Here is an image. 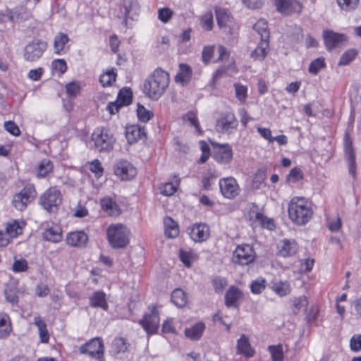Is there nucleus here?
I'll use <instances>...</instances> for the list:
<instances>
[{
  "mask_svg": "<svg viewBox=\"0 0 361 361\" xmlns=\"http://www.w3.org/2000/svg\"><path fill=\"white\" fill-rule=\"evenodd\" d=\"M213 157L219 163L224 164L230 163L233 158L231 147L228 144L214 145Z\"/></svg>",
  "mask_w": 361,
  "mask_h": 361,
  "instance_id": "2eb2a0df",
  "label": "nucleus"
},
{
  "mask_svg": "<svg viewBox=\"0 0 361 361\" xmlns=\"http://www.w3.org/2000/svg\"><path fill=\"white\" fill-rule=\"evenodd\" d=\"M328 227L332 232H337L341 228V219L337 216L334 219L328 220Z\"/></svg>",
  "mask_w": 361,
  "mask_h": 361,
  "instance_id": "338daca9",
  "label": "nucleus"
},
{
  "mask_svg": "<svg viewBox=\"0 0 361 361\" xmlns=\"http://www.w3.org/2000/svg\"><path fill=\"white\" fill-rule=\"evenodd\" d=\"M61 202V193L56 188H49L39 198V204L49 213L56 212Z\"/></svg>",
  "mask_w": 361,
  "mask_h": 361,
  "instance_id": "39448f33",
  "label": "nucleus"
},
{
  "mask_svg": "<svg viewBox=\"0 0 361 361\" xmlns=\"http://www.w3.org/2000/svg\"><path fill=\"white\" fill-rule=\"evenodd\" d=\"M278 255L288 257L294 255L298 251V245L294 240H283L277 245Z\"/></svg>",
  "mask_w": 361,
  "mask_h": 361,
  "instance_id": "a211bd4d",
  "label": "nucleus"
},
{
  "mask_svg": "<svg viewBox=\"0 0 361 361\" xmlns=\"http://www.w3.org/2000/svg\"><path fill=\"white\" fill-rule=\"evenodd\" d=\"M255 258V252L249 245H238L233 254L232 260L240 265H247L252 262Z\"/></svg>",
  "mask_w": 361,
  "mask_h": 361,
  "instance_id": "6e6552de",
  "label": "nucleus"
},
{
  "mask_svg": "<svg viewBox=\"0 0 361 361\" xmlns=\"http://www.w3.org/2000/svg\"><path fill=\"white\" fill-rule=\"evenodd\" d=\"M137 114L139 120L142 122H147L152 117L153 114L147 110L142 105L138 104L137 109Z\"/></svg>",
  "mask_w": 361,
  "mask_h": 361,
  "instance_id": "5fc2aeb1",
  "label": "nucleus"
},
{
  "mask_svg": "<svg viewBox=\"0 0 361 361\" xmlns=\"http://www.w3.org/2000/svg\"><path fill=\"white\" fill-rule=\"evenodd\" d=\"M271 289L281 297L288 295L290 292V287L287 281H277L273 283Z\"/></svg>",
  "mask_w": 361,
  "mask_h": 361,
  "instance_id": "c9c22d12",
  "label": "nucleus"
},
{
  "mask_svg": "<svg viewBox=\"0 0 361 361\" xmlns=\"http://www.w3.org/2000/svg\"><path fill=\"white\" fill-rule=\"evenodd\" d=\"M357 52L355 49H348L343 54L338 61L339 66L348 65L356 56Z\"/></svg>",
  "mask_w": 361,
  "mask_h": 361,
  "instance_id": "de8ad7c7",
  "label": "nucleus"
},
{
  "mask_svg": "<svg viewBox=\"0 0 361 361\" xmlns=\"http://www.w3.org/2000/svg\"><path fill=\"white\" fill-rule=\"evenodd\" d=\"M90 306L92 307H100L107 310L108 304L106 300V295L103 291H96L90 298Z\"/></svg>",
  "mask_w": 361,
  "mask_h": 361,
  "instance_id": "a878e982",
  "label": "nucleus"
},
{
  "mask_svg": "<svg viewBox=\"0 0 361 361\" xmlns=\"http://www.w3.org/2000/svg\"><path fill=\"white\" fill-rule=\"evenodd\" d=\"M44 238L48 241L58 243L62 238L61 229L58 226L49 228L44 232Z\"/></svg>",
  "mask_w": 361,
  "mask_h": 361,
  "instance_id": "f704fd0d",
  "label": "nucleus"
},
{
  "mask_svg": "<svg viewBox=\"0 0 361 361\" xmlns=\"http://www.w3.org/2000/svg\"><path fill=\"white\" fill-rule=\"evenodd\" d=\"M276 9L279 12L287 14L289 12L300 13L302 9V5L296 0H274Z\"/></svg>",
  "mask_w": 361,
  "mask_h": 361,
  "instance_id": "f3484780",
  "label": "nucleus"
},
{
  "mask_svg": "<svg viewBox=\"0 0 361 361\" xmlns=\"http://www.w3.org/2000/svg\"><path fill=\"white\" fill-rule=\"evenodd\" d=\"M345 152L348 161L349 173L353 176L355 175V154L352 147V142L349 140L348 135H345Z\"/></svg>",
  "mask_w": 361,
  "mask_h": 361,
  "instance_id": "4be33fe9",
  "label": "nucleus"
},
{
  "mask_svg": "<svg viewBox=\"0 0 361 361\" xmlns=\"http://www.w3.org/2000/svg\"><path fill=\"white\" fill-rule=\"evenodd\" d=\"M115 174L123 180H130L137 174V170L126 160L119 161L114 167Z\"/></svg>",
  "mask_w": 361,
  "mask_h": 361,
  "instance_id": "ddd939ff",
  "label": "nucleus"
},
{
  "mask_svg": "<svg viewBox=\"0 0 361 361\" xmlns=\"http://www.w3.org/2000/svg\"><path fill=\"white\" fill-rule=\"evenodd\" d=\"M129 230L123 224H113L107 228V237L114 248H124L129 243Z\"/></svg>",
  "mask_w": 361,
  "mask_h": 361,
  "instance_id": "7ed1b4c3",
  "label": "nucleus"
},
{
  "mask_svg": "<svg viewBox=\"0 0 361 361\" xmlns=\"http://www.w3.org/2000/svg\"><path fill=\"white\" fill-rule=\"evenodd\" d=\"M34 324L38 329V333L40 338V342L47 343L49 340V334L47 330V324L39 316L34 317Z\"/></svg>",
  "mask_w": 361,
  "mask_h": 361,
  "instance_id": "393cba45",
  "label": "nucleus"
},
{
  "mask_svg": "<svg viewBox=\"0 0 361 361\" xmlns=\"http://www.w3.org/2000/svg\"><path fill=\"white\" fill-rule=\"evenodd\" d=\"M28 269L27 262L25 259H16L13 264V271L14 272H24Z\"/></svg>",
  "mask_w": 361,
  "mask_h": 361,
  "instance_id": "052dcab7",
  "label": "nucleus"
},
{
  "mask_svg": "<svg viewBox=\"0 0 361 361\" xmlns=\"http://www.w3.org/2000/svg\"><path fill=\"white\" fill-rule=\"evenodd\" d=\"M215 14L217 24L220 27L228 26V23L231 22L232 17L226 9L216 7L215 8Z\"/></svg>",
  "mask_w": 361,
  "mask_h": 361,
  "instance_id": "2f4dec72",
  "label": "nucleus"
},
{
  "mask_svg": "<svg viewBox=\"0 0 361 361\" xmlns=\"http://www.w3.org/2000/svg\"><path fill=\"white\" fill-rule=\"evenodd\" d=\"M140 324L148 334H154L159 328V317L156 307H153L149 314H146L144 319L140 321Z\"/></svg>",
  "mask_w": 361,
  "mask_h": 361,
  "instance_id": "f8f14e48",
  "label": "nucleus"
},
{
  "mask_svg": "<svg viewBox=\"0 0 361 361\" xmlns=\"http://www.w3.org/2000/svg\"><path fill=\"white\" fill-rule=\"evenodd\" d=\"M116 73L113 71H108L99 77V82L103 87L111 86L116 81Z\"/></svg>",
  "mask_w": 361,
  "mask_h": 361,
  "instance_id": "79ce46f5",
  "label": "nucleus"
},
{
  "mask_svg": "<svg viewBox=\"0 0 361 361\" xmlns=\"http://www.w3.org/2000/svg\"><path fill=\"white\" fill-rule=\"evenodd\" d=\"M18 290L16 288H8L4 292L6 300L11 305H17L18 302Z\"/></svg>",
  "mask_w": 361,
  "mask_h": 361,
  "instance_id": "4d7b16f0",
  "label": "nucleus"
},
{
  "mask_svg": "<svg viewBox=\"0 0 361 361\" xmlns=\"http://www.w3.org/2000/svg\"><path fill=\"white\" fill-rule=\"evenodd\" d=\"M126 137L129 144L135 143L145 137V128L137 125H132L126 128Z\"/></svg>",
  "mask_w": 361,
  "mask_h": 361,
  "instance_id": "aec40b11",
  "label": "nucleus"
},
{
  "mask_svg": "<svg viewBox=\"0 0 361 361\" xmlns=\"http://www.w3.org/2000/svg\"><path fill=\"white\" fill-rule=\"evenodd\" d=\"M253 29L259 33L261 39L269 40V31L268 30L267 23L265 20H258L254 25Z\"/></svg>",
  "mask_w": 361,
  "mask_h": 361,
  "instance_id": "e433bc0d",
  "label": "nucleus"
},
{
  "mask_svg": "<svg viewBox=\"0 0 361 361\" xmlns=\"http://www.w3.org/2000/svg\"><path fill=\"white\" fill-rule=\"evenodd\" d=\"M179 68L180 70L175 77V80L183 85L187 84L191 79L192 69L189 66L183 63L180 64Z\"/></svg>",
  "mask_w": 361,
  "mask_h": 361,
  "instance_id": "cd10ccee",
  "label": "nucleus"
},
{
  "mask_svg": "<svg viewBox=\"0 0 361 361\" xmlns=\"http://www.w3.org/2000/svg\"><path fill=\"white\" fill-rule=\"evenodd\" d=\"M164 232L166 237L173 238L179 233L178 226L171 217H166L164 219Z\"/></svg>",
  "mask_w": 361,
  "mask_h": 361,
  "instance_id": "7c9ffc66",
  "label": "nucleus"
},
{
  "mask_svg": "<svg viewBox=\"0 0 361 361\" xmlns=\"http://www.w3.org/2000/svg\"><path fill=\"white\" fill-rule=\"evenodd\" d=\"M101 206L110 216H117L121 214L118 205L111 197H106L102 199Z\"/></svg>",
  "mask_w": 361,
  "mask_h": 361,
  "instance_id": "b1692460",
  "label": "nucleus"
},
{
  "mask_svg": "<svg viewBox=\"0 0 361 361\" xmlns=\"http://www.w3.org/2000/svg\"><path fill=\"white\" fill-rule=\"evenodd\" d=\"M237 350L238 353L243 354L247 357L253 355V350L250 347L249 340L244 334L238 341Z\"/></svg>",
  "mask_w": 361,
  "mask_h": 361,
  "instance_id": "72a5a7b5",
  "label": "nucleus"
},
{
  "mask_svg": "<svg viewBox=\"0 0 361 361\" xmlns=\"http://www.w3.org/2000/svg\"><path fill=\"white\" fill-rule=\"evenodd\" d=\"M241 291L234 286L231 287L225 295V304L228 307H235L237 301L241 298Z\"/></svg>",
  "mask_w": 361,
  "mask_h": 361,
  "instance_id": "bb28decb",
  "label": "nucleus"
},
{
  "mask_svg": "<svg viewBox=\"0 0 361 361\" xmlns=\"http://www.w3.org/2000/svg\"><path fill=\"white\" fill-rule=\"evenodd\" d=\"M88 241L87 235L83 231L71 232L66 237L68 245L74 247H83Z\"/></svg>",
  "mask_w": 361,
  "mask_h": 361,
  "instance_id": "6ab92c4d",
  "label": "nucleus"
},
{
  "mask_svg": "<svg viewBox=\"0 0 361 361\" xmlns=\"http://www.w3.org/2000/svg\"><path fill=\"white\" fill-rule=\"evenodd\" d=\"M90 169L97 177H100L103 174V168L101 162L98 159L92 161Z\"/></svg>",
  "mask_w": 361,
  "mask_h": 361,
  "instance_id": "774afa93",
  "label": "nucleus"
},
{
  "mask_svg": "<svg viewBox=\"0 0 361 361\" xmlns=\"http://www.w3.org/2000/svg\"><path fill=\"white\" fill-rule=\"evenodd\" d=\"M171 300L175 305L178 307H182L187 302V297L183 290L177 288L171 293Z\"/></svg>",
  "mask_w": 361,
  "mask_h": 361,
  "instance_id": "4c0bfd02",
  "label": "nucleus"
},
{
  "mask_svg": "<svg viewBox=\"0 0 361 361\" xmlns=\"http://www.w3.org/2000/svg\"><path fill=\"white\" fill-rule=\"evenodd\" d=\"M116 100L123 106L130 104L132 102V92L130 89L123 88L121 90Z\"/></svg>",
  "mask_w": 361,
  "mask_h": 361,
  "instance_id": "a19ab883",
  "label": "nucleus"
},
{
  "mask_svg": "<svg viewBox=\"0 0 361 361\" xmlns=\"http://www.w3.org/2000/svg\"><path fill=\"white\" fill-rule=\"evenodd\" d=\"M169 75L161 68L155 69L145 79L143 92L152 100H158L166 92L169 85Z\"/></svg>",
  "mask_w": 361,
  "mask_h": 361,
  "instance_id": "f257e3e1",
  "label": "nucleus"
},
{
  "mask_svg": "<svg viewBox=\"0 0 361 361\" xmlns=\"http://www.w3.org/2000/svg\"><path fill=\"white\" fill-rule=\"evenodd\" d=\"M130 343L123 337L115 338L111 345V353L115 355L123 354L128 351Z\"/></svg>",
  "mask_w": 361,
  "mask_h": 361,
  "instance_id": "5701e85b",
  "label": "nucleus"
},
{
  "mask_svg": "<svg viewBox=\"0 0 361 361\" xmlns=\"http://www.w3.org/2000/svg\"><path fill=\"white\" fill-rule=\"evenodd\" d=\"M11 326L8 315H0V338H4L9 335Z\"/></svg>",
  "mask_w": 361,
  "mask_h": 361,
  "instance_id": "58836bf2",
  "label": "nucleus"
},
{
  "mask_svg": "<svg viewBox=\"0 0 361 361\" xmlns=\"http://www.w3.org/2000/svg\"><path fill=\"white\" fill-rule=\"evenodd\" d=\"M94 149L99 152H109L114 148L116 138L113 133L106 128H97L92 134Z\"/></svg>",
  "mask_w": 361,
  "mask_h": 361,
  "instance_id": "20e7f679",
  "label": "nucleus"
},
{
  "mask_svg": "<svg viewBox=\"0 0 361 361\" xmlns=\"http://www.w3.org/2000/svg\"><path fill=\"white\" fill-rule=\"evenodd\" d=\"M104 350V347L102 340L99 337L92 339L90 342L82 345L80 348V353L88 354L92 357H94L99 361H102Z\"/></svg>",
  "mask_w": 361,
  "mask_h": 361,
  "instance_id": "1a4fd4ad",
  "label": "nucleus"
},
{
  "mask_svg": "<svg viewBox=\"0 0 361 361\" xmlns=\"http://www.w3.org/2000/svg\"><path fill=\"white\" fill-rule=\"evenodd\" d=\"M176 190V185L171 182L166 183L160 187L161 193L166 196L173 195Z\"/></svg>",
  "mask_w": 361,
  "mask_h": 361,
  "instance_id": "680f3d73",
  "label": "nucleus"
},
{
  "mask_svg": "<svg viewBox=\"0 0 361 361\" xmlns=\"http://www.w3.org/2000/svg\"><path fill=\"white\" fill-rule=\"evenodd\" d=\"M52 69L59 73L61 75L67 70L66 62L64 59H55L51 63Z\"/></svg>",
  "mask_w": 361,
  "mask_h": 361,
  "instance_id": "6e6d98bb",
  "label": "nucleus"
},
{
  "mask_svg": "<svg viewBox=\"0 0 361 361\" xmlns=\"http://www.w3.org/2000/svg\"><path fill=\"white\" fill-rule=\"evenodd\" d=\"M123 7L125 16L131 19L137 14L140 8L137 0H123Z\"/></svg>",
  "mask_w": 361,
  "mask_h": 361,
  "instance_id": "473e14b6",
  "label": "nucleus"
},
{
  "mask_svg": "<svg viewBox=\"0 0 361 361\" xmlns=\"http://www.w3.org/2000/svg\"><path fill=\"white\" fill-rule=\"evenodd\" d=\"M267 286L266 280L263 278H259L253 281L250 284L251 292L254 294H260L264 290Z\"/></svg>",
  "mask_w": 361,
  "mask_h": 361,
  "instance_id": "37998d69",
  "label": "nucleus"
},
{
  "mask_svg": "<svg viewBox=\"0 0 361 361\" xmlns=\"http://www.w3.org/2000/svg\"><path fill=\"white\" fill-rule=\"evenodd\" d=\"M202 27L207 30H210L213 27V15L212 12H207L201 18Z\"/></svg>",
  "mask_w": 361,
  "mask_h": 361,
  "instance_id": "e2e57ef3",
  "label": "nucleus"
},
{
  "mask_svg": "<svg viewBox=\"0 0 361 361\" xmlns=\"http://www.w3.org/2000/svg\"><path fill=\"white\" fill-rule=\"evenodd\" d=\"M23 228L20 224L14 221L11 224H8L6 226V233L10 238H16L22 233Z\"/></svg>",
  "mask_w": 361,
  "mask_h": 361,
  "instance_id": "c03bdc74",
  "label": "nucleus"
},
{
  "mask_svg": "<svg viewBox=\"0 0 361 361\" xmlns=\"http://www.w3.org/2000/svg\"><path fill=\"white\" fill-rule=\"evenodd\" d=\"M204 329L205 325L204 323L199 322L190 328L185 329V335L191 340L197 341L201 338Z\"/></svg>",
  "mask_w": 361,
  "mask_h": 361,
  "instance_id": "c85d7f7f",
  "label": "nucleus"
},
{
  "mask_svg": "<svg viewBox=\"0 0 361 361\" xmlns=\"http://www.w3.org/2000/svg\"><path fill=\"white\" fill-rule=\"evenodd\" d=\"M219 186L222 195L226 198L232 199L239 193L237 181L232 177L220 180Z\"/></svg>",
  "mask_w": 361,
  "mask_h": 361,
  "instance_id": "4468645a",
  "label": "nucleus"
},
{
  "mask_svg": "<svg viewBox=\"0 0 361 361\" xmlns=\"http://www.w3.org/2000/svg\"><path fill=\"white\" fill-rule=\"evenodd\" d=\"M303 178L302 170L298 167H295L290 170L287 176V180L288 182L295 183Z\"/></svg>",
  "mask_w": 361,
  "mask_h": 361,
  "instance_id": "13d9d810",
  "label": "nucleus"
},
{
  "mask_svg": "<svg viewBox=\"0 0 361 361\" xmlns=\"http://www.w3.org/2000/svg\"><path fill=\"white\" fill-rule=\"evenodd\" d=\"M66 93L70 97H75L80 92V86L78 82H71L66 85Z\"/></svg>",
  "mask_w": 361,
  "mask_h": 361,
  "instance_id": "603ef678",
  "label": "nucleus"
},
{
  "mask_svg": "<svg viewBox=\"0 0 361 361\" xmlns=\"http://www.w3.org/2000/svg\"><path fill=\"white\" fill-rule=\"evenodd\" d=\"M4 128L12 135L19 136L20 135L18 126L13 121H6L4 123Z\"/></svg>",
  "mask_w": 361,
  "mask_h": 361,
  "instance_id": "0e129e2a",
  "label": "nucleus"
},
{
  "mask_svg": "<svg viewBox=\"0 0 361 361\" xmlns=\"http://www.w3.org/2000/svg\"><path fill=\"white\" fill-rule=\"evenodd\" d=\"M325 67L324 58H317L312 61L308 68V71L312 75H317L321 69Z\"/></svg>",
  "mask_w": 361,
  "mask_h": 361,
  "instance_id": "a18cd8bd",
  "label": "nucleus"
},
{
  "mask_svg": "<svg viewBox=\"0 0 361 361\" xmlns=\"http://www.w3.org/2000/svg\"><path fill=\"white\" fill-rule=\"evenodd\" d=\"M53 169L52 163L48 159H43L37 169V176L44 177Z\"/></svg>",
  "mask_w": 361,
  "mask_h": 361,
  "instance_id": "ea45409f",
  "label": "nucleus"
},
{
  "mask_svg": "<svg viewBox=\"0 0 361 361\" xmlns=\"http://www.w3.org/2000/svg\"><path fill=\"white\" fill-rule=\"evenodd\" d=\"M266 178V172L264 169H259L255 175L252 180V187L253 188H259L260 185Z\"/></svg>",
  "mask_w": 361,
  "mask_h": 361,
  "instance_id": "bf43d9fd",
  "label": "nucleus"
},
{
  "mask_svg": "<svg viewBox=\"0 0 361 361\" xmlns=\"http://www.w3.org/2000/svg\"><path fill=\"white\" fill-rule=\"evenodd\" d=\"M190 238L195 242H203L209 237V228L205 224H195L192 227L188 228Z\"/></svg>",
  "mask_w": 361,
  "mask_h": 361,
  "instance_id": "dca6fc26",
  "label": "nucleus"
},
{
  "mask_svg": "<svg viewBox=\"0 0 361 361\" xmlns=\"http://www.w3.org/2000/svg\"><path fill=\"white\" fill-rule=\"evenodd\" d=\"M269 40L261 39L257 47L252 51L251 56L255 60L262 61L268 52Z\"/></svg>",
  "mask_w": 361,
  "mask_h": 361,
  "instance_id": "c756f323",
  "label": "nucleus"
},
{
  "mask_svg": "<svg viewBox=\"0 0 361 361\" xmlns=\"http://www.w3.org/2000/svg\"><path fill=\"white\" fill-rule=\"evenodd\" d=\"M323 38L325 47L329 51L342 47L347 42V37L344 34L335 32L332 30H324Z\"/></svg>",
  "mask_w": 361,
  "mask_h": 361,
  "instance_id": "9d476101",
  "label": "nucleus"
},
{
  "mask_svg": "<svg viewBox=\"0 0 361 361\" xmlns=\"http://www.w3.org/2000/svg\"><path fill=\"white\" fill-rule=\"evenodd\" d=\"M255 220H258V223L261 224L263 227H265L269 230H272L273 228L274 227L273 221L264 216L263 214H261L260 212H255Z\"/></svg>",
  "mask_w": 361,
  "mask_h": 361,
  "instance_id": "864d4df0",
  "label": "nucleus"
},
{
  "mask_svg": "<svg viewBox=\"0 0 361 361\" xmlns=\"http://www.w3.org/2000/svg\"><path fill=\"white\" fill-rule=\"evenodd\" d=\"M337 3L342 10L351 11L357 7L359 0H337Z\"/></svg>",
  "mask_w": 361,
  "mask_h": 361,
  "instance_id": "3c124183",
  "label": "nucleus"
},
{
  "mask_svg": "<svg viewBox=\"0 0 361 361\" xmlns=\"http://www.w3.org/2000/svg\"><path fill=\"white\" fill-rule=\"evenodd\" d=\"M238 121L233 114H223L217 120L216 130L219 133H231V130L236 128Z\"/></svg>",
  "mask_w": 361,
  "mask_h": 361,
  "instance_id": "9b49d317",
  "label": "nucleus"
},
{
  "mask_svg": "<svg viewBox=\"0 0 361 361\" xmlns=\"http://www.w3.org/2000/svg\"><path fill=\"white\" fill-rule=\"evenodd\" d=\"M307 305L308 301L305 296H300L293 300V305L295 313L306 310Z\"/></svg>",
  "mask_w": 361,
  "mask_h": 361,
  "instance_id": "49530a36",
  "label": "nucleus"
},
{
  "mask_svg": "<svg viewBox=\"0 0 361 361\" xmlns=\"http://www.w3.org/2000/svg\"><path fill=\"white\" fill-rule=\"evenodd\" d=\"M350 347L351 350L357 352L361 350V334L353 336L350 341Z\"/></svg>",
  "mask_w": 361,
  "mask_h": 361,
  "instance_id": "69168bd1",
  "label": "nucleus"
},
{
  "mask_svg": "<svg viewBox=\"0 0 361 361\" xmlns=\"http://www.w3.org/2000/svg\"><path fill=\"white\" fill-rule=\"evenodd\" d=\"M69 37L63 32H59L54 37V53L58 55L66 54L69 50Z\"/></svg>",
  "mask_w": 361,
  "mask_h": 361,
  "instance_id": "412c9836",
  "label": "nucleus"
},
{
  "mask_svg": "<svg viewBox=\"0 0 361 361\" xmlns=\"http://www.w3.org/2000/svg\"><path fill=\"white\" fill-rule=\"evenodd\" d=\"M269 351L271 353L272 361H283V353L281 345L269 346Z\"/></svg>",
  "mask_w": 361,
  "mask_h": 361,
  "instance_id": "09e8293b",
  "label": "nucleus"
},
{
  "mask_svg": "<svg viewBox=\"0 0 361 361\" xmlns=\"http://www.w3.org/2000/svg\"><path fill=\"white\" fill-rule=\"evenodd\" d=\"M234 87L236 98L240 102V103L245 104L247 97V87L238 83L235 84Z\"/></svg>",
  "mask_w": 361,
  "mask_h": 361,
  "instance_id": "8fccbe9b",
  "label": "nucleus"
},
{
  "mask_svg": "<svg viewBox=\"0 0 361 361\" xmlns=\"http://www.w3.org/2000/svg\"><path fill=\"white\" fill-rule=\"evenodd\" d=\"M47 43L41 39H35L27 44L23 51L24 59L27 62H35L39 59L47 49Z\"/></svg>",
  "mask_w": 361,
  "mask_h": 361,
  "instance_id": "0eeeda50",
  "label": "nucleus"
},
{
  "mask_svg": "<svg viewBox=\"0 0 361 361\" xmlns=\"http://www.w3.org/2000/svg\"><path fill=\"white\" fill-rule=\"evenodd\" d=\"M37 192L34 185L27 184L13 196L12 205L18 211L25 210L36 197Z\"/></svg>",
  "mask_w": 361,
  "mask_h": 361,
  "instance_id": "423d86ee",
  "label": "nucleus"
},
{
  "mask_svg": "<svg viewBox=\"0 0 361 361\" xmlns=\"http://www.w3.org/2000/svg\"><path fill=\"white\" fill-rule=\"evenodd\" d=\"M288 216L293 222L298 225L307 224L312 216L310 202L302 197H293L288 209Z\"/></svg>",
  "mask_w": 361,
  "mask_h": 361,
  "instance_id": "f03ea898",
  "label": "nucleus"
}]
</instances>
